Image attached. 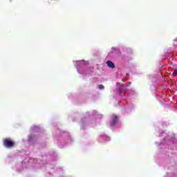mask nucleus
Here are the masks:
<instances>
[{
  "label": "nucleus",
  "instance_id": "2",
  "mask_svg": "<svg viewBox=\"0 0 177 177\" xmlns=\"http://www.w3.org/2000/svg\"><path fill=\"white\" fill-rule=\"evenodd\" d=\"M118 121V116H117V115H114L113 118H112V120L111 121V127H114V125H115V124H117Z\"/></svg>",
  "mask_w": 177,
  "mask_h": 177
},
{
  "label": "nucleus",
  "instance_id": "1",
  "mask_svg": "<svg viewBox=\"0 0 177 177\" xmlns=\"http://www.w3.org/2000/svg\"><path fill=\"white\" fill-rule=\"evenodd\" d=\"M15 145H16V143L10 138H6L3 140V145L7 149L15 147Z\"/></svg>",
  "mask_w": 177,
  "mask_h": 177
},
{
  "label": "nucleus",
  "instance_id": "7",
  "mask_svg": "<svg viewBox=\"0 0 177 177\" xmlns=\"http://www.w3.org/2000/svg\"><path fill=\"white\" fill-rule=\"evenodd\" d=\"M117 50V52H120V50Z\"/></svg>",
  "mask_w": 177,
  "mask_h": 177
},
{
  "label": "nucleus",
  "instance_id": "4",
  "mask_svg": "<svg viewBox=\"0 0 177 177\" xmlns=\"http://www.w3.org/2000/svg\"><path fill=\"white\" fill-rule=\"evenodd\" d=\"M98 87H99V89H100V90H102V89L104 88V86H103L102 84H100V85L98 86Z\"/></svg>",
  "mask_w": 177,
  "mask_h": 177
},
{
  "label": "nucleus",
  "instance_id": "5",
  "mask_svg": "<svg viewBox=\"0 0 177 177\" xmlns=\"http://www.w3.org/2000/svg\"><path fill=\"white\" fill-rule=\"evenodd\" d=\"M173 75L176 76L177 75V70H175L173 73Z\"/></svg>",
  "mask_w": 177,
  "mask_h": 177
},
{
  "label": "nucleus",
  "instance_id": "3",
  "mask_svg": "<svg viewBox=\"0 0 177 177\" xmlns=\"http://www.w3.org/2000/svg\"><path fill=\"white\" fill-rule=\"evenodd\" d=\"M106 64L109 68H115V65H114V63L111 61L106 62Z\"/></svg>",
  "mask_w": 177,
  "mask_h": 177
},
{
  "label": "nucleus",
  "instance_id": "6",
  "mask_svg": "<svg viewBox=\"0 0 177 177\" xmlns=\"http://www.w3.org/2000/svg\"><path fill=\"white\" fill-rule=\"evenodd\" d=\"M122 88H125V86L122 85V86H120V89H122Z\"/></svg>",
  "mask_w": 177,
  "mask_h": 177
}]
</instances>
